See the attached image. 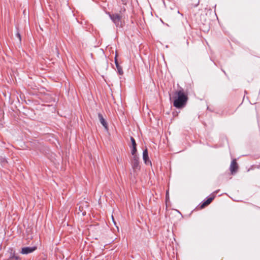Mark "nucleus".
Returning a JSON list of instances; mask_svg holds the SVG:
<instances>
[{"label": "nucleus", "mask_w": 260, "mask_h": 260, "mask_svg": "<svg viewBox=\"0 0 260 260\" xmlns=\"http://www.w3.org/2000/svg\"><path fill=\"white\" fill-rule=\"evenodd\" d=\"M0 162L3 164H5L7 162V161L5 158L2 157L0 158Z\"/></svg>", "instance_id": "obj_15"}, {"label": "nucleus", "mask_w": 260, "mask_h": 260, "mask_svg": "<svg viewBox=\"0 0 260 260\" xmlns=\"http://www.w3.org/2000/svg\"><path fill=\"white\" fill-rule=\"evenodd\" d=\"M16 29L17 30V32L16 33L15 36H16V37L17 38H18L19 39L20 43L21 44V34L19 32V28H18V27L17 26H16Z\"/></svg>", "instance_id": "obj_12"}, {"label": "nucleus", "mask_w": 260, "mask_h": 260, "mask_svg": "<svg viewBox=\"0 0 260 260\" xmlns=\"http://www.w3.org/2000/svg\"><path fill=\"white\" fill-rule=\"evenodd\" d=\"M130 148H131V154L133 156H134L135 155H138L137 154V147H131Z\"/></svg>", "instance_id": "obj_13"}, {"label": "nucleus", "mask_w": 260, "mask_h": 260, "mask_svg": "<svg viewBox=\"0 0 260 260\" xmlns=\"http://www.w3.org/2000/svg\"><path fill=\"white\" fill-rule=\"evenodd\" d=\"M207 110L212 111V110L209 107H207Z\"/></svg>", "instance_id": "obj_18"}, {"label": "nucleus", "mask_w": 260, "mask_h": 260, "mask_svg": "<svg viewBox=\"0 0 260 260\" xmlns=\"http://www.w3.org/2000/svg\"><path fill=\"white\" fill-rule=\"evenodd\" d=\"M212 61L214 62V64L216 66V63H215V62H214L212 60Z\"/></svg>", "instance_id": "obj_24"}, {"label": "nucleus", "mask_w": 260, "mask_h": 260, "mask_svg": "<svg viewBox=\"0 0 260 260\" xmlns=\"http://www.w3.org/2000/svg\"><path fill=\"white\" fill-rule=\"evenodd\" d=\"M178 13L180 14L182 16H183V14L182 13H180L179 11H178Z\"/></svg>", "instance_id": "obj_19"}, {"label": "nucleus", "mask_w": 260, "mask_h": 260, "mask_svg": "<svg viewBox=\"0 0 260 260\" xmlns=\"http://www.w3.org/2000/svg\"><path fill=\"white\" fill-rule=\"evenodd\" d=\"M130 140H131V144H132V145L129 146L130 148L131 147H137V144L136 143L135 139L133 137L131 136V137H130Z\"/></svg>", "instance_id": "obj_11"}, {"label": "nucleus", "mask_w": 260, "mask_h": 260, "mask_svg": "<svg viewBox=\"0 0 260 260\" xmlns=\"http://www.w3.org/2000/svg\"><path fill=\"white\" fill-rule=\"evenodd\" d=\"M219 191V189H217L215 191L212 193L210 194L209 196L207 197L201 203L199 204V207L201 209L204 208L206 206L209 205L212 201L215 199L216 195L215 193H217Z\"/></svg>", "instance_id": "obj_3"}, {"label": "nucleus", "mask_w": 260, "mask_h": 260, "mask_svg": "<svg viewBox=\"0 0 260 260\" xmlns=\"http://www.w3.org/2000/svg\"><path fill=\"white\" fill-rule=\"evenodd\" d=\"M139 164V157L138 155L133 156L132 160V167L134 171L140 170L141 168Z\"/></svg>", "instance_id": "obj_5"}, {"label": "nucleus", "mask_w": 260, "mask_h": 260, "mask_svg": "<svg viewBox=\"0 0 260 260\" xmlns=\"http://www.w3.org/2000/svg\"><path fill=\"white\" fill-rule=\"evenodd\" d=\"M170 100L175 108L177 109H182L186 106L187 103L188 94L182 88L180 87L179 90L174 92L172 96L170 94Z\"/></svg>", "instance_id": "obj_1"}, {"label": "nucleus", "mask_w": 260, "mask_h": 260, "mask_svg": "<svg viewBox=\"0 0 260 260\" xmlns=\"http://www.w3.org/2000/svg\"><path fill=\"white\" fill-rule=\"evenodd\" d=\"M170 198H169V190H167L166 193V202L167 203L168 201H169Z\"/></svg>", "instance_id": "obj_14"}, {"label": "nucleus", "mask_w": 260, "mask_h": 260, "mask_svg": "<svg viewBox=\"0 0 260 260\" xmlns=\"http://www.w3.org/2000/svg\"><path fill=\"white\" fill-rule=\"evenodd\" d=\"M109 17L117 27L122 28L124 25V22L122 21V15L118 13H109Z\"/></svg>", "instance_id": "obj_2"}, {"label": "nucleus", "mask_w": 260, "mask_h": 260, "mask_svg": "<svg viewBox=\"0 0 260 260\" xmlns=\"http://www.w3.org/2000/svg\"><path fill=\"white\" fill-rule=\"evenodd\" d=\"M10 97H11V95H10V94H9V99H10Z\"/></svg>", "instance_id": "obj_23"}, {"label": "nucleus", "mask_w": 260, "mask_h": 260, "mask_svg": "<svg viewBox=\"0 0 260 260\" xmlns=\"http://www.w3.org/2000/svg\"><path fill=\"white\" fill-rule=\"evenodd\" d=\"M98 116L101 124L103 126L106 131H108V124L106 119L103 117V114L101 113H99Z\"/></svg>", "instance_id": "obj_6"}, {"label": "nucleus", "mask_w": 260, "mask_h": 260, "mask_svg": "<svg viewBox=\"0 0 260 260\" xmlns=\"http://www.w3.org/2000/svg\"><path fill=\"white\" fill-rule=\"evenodd\" d=\"M125 11V8L123 7V8H120V10H119V13L121 15L123 13H124Z\"/></svg>", "instance_id": "obj_16"}, {"label": "nucleus", "mask_w": 260, "mask_h": 260, "mask_svg": "<svg viewBox=\"0 0 260 260\" xmlns=\"http://www.w3.org/2000/svg\"><path fill=\"white\" fill-rule=\"evenodd\" d=\"M82 214H83V215H85V213L84 214V213H83Z\"/></svg>", "instance_id": "obj_25"}, {"label": "nucleus", "mask_w": 260, "mask_h": 260, "mask_svg": "<svg viewBox=\"0 0 260 260\" xmlns=\"http://www.w3.org/2000/svg\"><path fill=\"white\" fill-rule=\"evenodd\" d=\"M112 219H113V222H114V223L115 225V226H116V227L117 228V229H118V226L116 225V222L114 221V218H113V217H112Z\"/></svg>", "instance_id": "obj_17"}, {"label": "nucleus", "mask_w": 260, "mask_h": 260, "mask_svg": "<svg viewBox=\"0 0 260 260\" xmlns=\"http://www.w3.org/2000/svg\"><path fill=\"white\" fill-rule=\"evenodd\" d=\"M186 44L187 46H188L189 42H188V40H186Z\"/></svg>", "instance_id": "obj_20"}, {"label": "nucleus", "mask_w": 260, "mask_h": 260, "mask_svg": "<svg viewBox=\"0 0 260 260\" xmlns=\"http://www.w3.org/2000/svg\"><path fill=\"white\" fill-rule=\"evenodd\" d=\"M10 250L11 251L10 252L9 256L5 260H21V257L16 254L15 250H13L12 249H11Z\"/></svg>", "instance_id": "obj_9"}, {"label": "nucleus", "mask_w": 260, "mask_h": 260, "mask_svg": "<svg viewBox=\"0 0 260 260\" xmlns=\"http://www.w3.org/2000/svg\"><path fill=\"white\" fill-rule=\"evenodd\" d=\"M4 96H5V97H6V96H7V94H6V93H4Z\"/></svg>", "instance_id": "obj_22"}, {"label": "nucleus", "mask_w": 260, "mask_h": 260, "mask_svg": "<svg viewBox=\"0 0 260 260\" xmlns=\"http://www.w3.org/2000/svg\"><path fill=\"white\" fill-rule=\"evenodd\" d=\"M238 165L236 159H233L231 163L230 170L232 175L235 174L238 170Z\"/></svg>", "instance_id": "obj_7"}, {"label": "nucleus", "mask_w": 260, "mask_h": 260, "mask_svg": "<svg viewBox=\"0 0 260 260\" xmlns=\"http://www.w3.org/2000/svg\"><path fill=\"white\" fill-rule=\"evenodd\" d=\"M38 248L37 246H23L19 250L20 253L23 255H27L33 253Z\"/></svg>", "instance_id": "obj_4"}, {"label": "nucleus", "mask_w": 260, "mask_h": 260, "mask_svg": "<svg viewBox=\"0 0 260 260\" xmlns=\"http://www.w3.org/2000/svg\"><path fill=\"white\" fill-rule=\"evenodd\" d=\"M142 157H143V161L146 165H151V161H150L149 157L148 151L147 148H145L143 150Z\"/></svg>", "instance_id": "obj_8"}, {"label": "nucleus", "mask_w": 260, "mask_h": 260, "mask_svg": "<svg viewBox=\"0 0 260 260\" xmlns=\"http://www.w3.org/2000/svg\"><path fill=\"white\" fill-rule=\"evenodd\" d=\"M114 62L117 69V73L119 75H122L123 74L122 68L120 66L119 64V63L118 62V59H117V55H115L114 57Z\"/></svg>", "instance_id": "obj_10"}, {"label": "nucleus", "mask_w": 260, "mask_h": 260, "mask_svg": "<svg viewBox=\"0 0 260 260\" xmlns=\"http://www.w3.org/2000/svg\"><path fill=\"white\" fill-rule=\"evenodd\" d=\"M222 72H223L225 74H226L224 70H222Z\"/></svg>", "instance_id": "obj_21"}]
</instances>
